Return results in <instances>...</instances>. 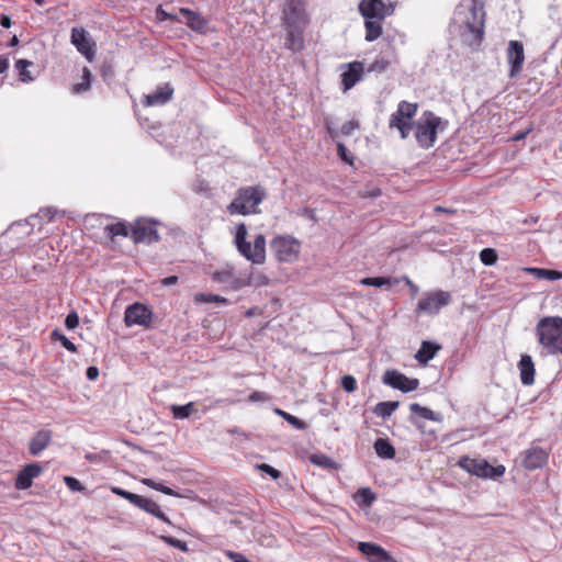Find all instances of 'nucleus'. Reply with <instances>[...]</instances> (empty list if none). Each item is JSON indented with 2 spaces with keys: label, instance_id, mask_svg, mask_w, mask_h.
<instances>
[{
  "label": "nucleus",
  "instance_id": "f257e3e1",
  "mask_svg": "<svg viewBox=\"0 0 562 562\" xmlns=\"http://www.w3.org/2000/svg\"><path fill=\"white\" fill-rule=\"evenodd\" d=\"M396 5L395 0H360L358 10L364 20L366 41L373 42L383 34L382 22L394 13Z\"/></svg>",
  "mask_w": 562,
  "mask_h": 562
},
{
  "label": "nucleus",
  "instance_id": "f03ea898",
  "mask_svg": "<svg viewBox=\"0 0 562 562\" xmlns=\"http://www.w3.org/2000/svg\"><path fill=\"white\" fill-rule=\"evenodd\" d=\"M248 231L245 223H239L235 227L234 246L240 256L252 265H263L267 259L266 237L263 234H257L252 243L247 240Z\"/></svg>",
  "mask_w": 562,
  "mask_h": 562
},
{
  "label": "nucleus",
  "instance_id": "7ed1b4c3",
  "mask_svg": "<svg viewBox=\"0 0 562 562\" xmlns=\"http://www.w3.org/2000/svg\"><path fill=\"white\" fill-rule=\"evenodd\" d=\"M538 341L549 355H562V317L546 316L536 326Z\"/></svg>",
  "mask_w": 562,
  "mask_h": 562
},
{
  "label": "nucleus",
  "instance_id": "20e7f679",
  "mask_svg": "<svg viewBox=\"0 0 562 562\" xmlns=\"http://www.w3.org/2000/svg\"><path fill=\"white\" fill-rule=\"evenodd\" d=\"M266 192L260 186L240 188L236 198L227 205L231 215L257 214L259 204L265 200Z\"/></svg>",
  "mask_w": 562,
  "mask_h": 562
},
{
  "label": "nucleus",
  "instance_id": "39448f33",
  "mask_svg": "<svg viewBox=\"0 0 562 562\" xmlns=\"http://www.w3.org/2000/svg\"><path fill=\"white\" fill-rule=\"evenodd\" d=\"M447 126L448 121L442 120L431 111H425L414 125L417 144L422 148L432 147L437 140L438 131H443Z\"/></svg>",
  "mask_w": 562,
  "mask_h": 562
},
{
  "label": "nucleus",
  "instance_id": "423d86ee",
  "mask_svg": "<svg viewBox=\"0 0 562 562\" xmlns=\"http://www.w3.org/2000/svg\"><path fill=\"white\" fill-rule=\"evenodd\" d=\"M418 111L416 102L401 101L397 104L396 111L392 113L389 120V127L396 128L400 132L402 139H406L412 130L414 128V117Z\"/></svg>",
  "mask_w": 562,
  "mask_h": 562
},
{
  "label": "nucleus",
  "instance_id": "0eeeda50",
  "mask_svg": "<svg viewBox=\"0 0 562 562\" xmlns=\"http://www.w3.org/2000/svg\"><path fill=\"white\" fill-rule=\"evenodd\" d=\"M301 241L292 235H277L270 240V249L279 262L291 263L299 259Z\"/></svg>",
  "mask_w": 562,
  "mask_h": 562
},
{
  "label": "nucleus",
  "instance_id": "6e6552de",
  "mask_svg": "<svg viewBox=\"0 0 562 562\" xmlns=\"http://www.w3.org/2000/svg\"><path fill=\"white\" fill-rule=\"evenodd\" d=\"M459 14L463 15V23L473 35L475 42L481 43L484 36L485 11L484 4L479 0H471L467 7H461Z\"/></svg>",
  "mask_w": 562,
  "mask_h": 562
},
{
  "label": "nucleus",
  "instance_id": "1a4fd4ad",
  "mask_svg": "<svg viewBox=\"0 0 562 562\" xmlns=\"http://www.w3.org/2000/svg\"><path fill=\"white\" fill-rule=\"evenodd\" d=\"M457 465L471 475H475L481 479L495 480L503 476L506 471L505 467L502 464L493 467L485 459H475L468 456L461 457L458 460Z\"/></svg>",
  "mask_w": 562,
  "mask_h": 562
},
{
  "label": "nucleus",
  "instance_id": "9d476101",
  "mask_svg": "<svg viewBox=\"0 0 562 562\" xmlns=\"http://www.w3.org/2000/svg\"><path fill=\"white\" fill-rule=\"evenodd\" d=\"M158 222L149 218H138L131 225V238L134 243L153 244L160 239Z\"/></svg>",
  "mask_w": 562,
  "mask_h": 562
},
{
  "label": "nucleus",
  "instance_id": "9b49d317",
  "mask_svg": "<svg viewBox=\"0 0 562 562\" xmlns=\"http://www.w3.org/2000/svg\"><path fill=\"white\" fill-rule=\"evenodd\" d=\"M451 300V294L447 291L429 292L418 301L416 313L437 314L443 306L449 305Z\"/></svg>",
  "mask_w": 562,
  "mask_h": 562
},
{
  "label": "nucleus",
  "instance_id": "f8f14e48",
  "mask_svg": "<svg viewBox=\"0 0 562 562\" xmlns=\"http://www.w3.org/2000/svg\"><path fill=\"white\" fill-rule=\"evenodd\" d=\"M283 26H307L310 24V16L304 8L303 0H286L283 10Z\"/></svg>",
  "mask_w": 562,
  "mask_h": 562
},
{
  "label": "nucleus",
  "instance_id": "ddd939ff",
  "mask_svg": "<svg viewBox=\"0 0 562 562\" xmlns=\"http://www.w3.org/2000/svg\"><path fill=\"white\" fill-rule=\"evenodd\" d=\"M70 42L77 48V50L87 58L88 61L91 63L94 60L95 43L83 27H72Z\"/></svg>",
  "mask_w": 562,
  "mask_h": 562
},
{
  "label": "nucleus",
  "instance_id": "4468645a",
  "mask_svg": "<svg viewBox=\"0 0 562 562\" xmlns=\"http://www.w3.org/2000/svg\"><path fill=\"white\" fill-rule=\"evenodd\" d=\"M153 318V312L143 303L128 305L124 313V323L127 327L134 325L149 327Z\"/></svg>",
  "mask_w": 562,
  "mask_h": 562
},
{
  "label": "nucleus",
  "instance_id": "2eb2a0df",
  "mask_svg": "<svg viewBox=\"0 0 562 562\" xmlns=\"http://www.w3.org/2000/svg\"><path fill=\"white\" fill-rule=\"evenodd\" d=\"M506 57L510 66L509 77L516 78L520 74L525 61V52L522 43L514 40L509 41L508 47L506 49Z\"/></svg>",
  "mask_w": 562,
  "mask_h": 562
},
{
  "label": "nucleus",
  "instance_id": "dca6fc26",
  "mask_svg": "<svg viewBox=\"0 0 562 562\" xmlns=\"http://www.w3.org/2000/svg\"><path fill=\"white\" fill-rule=\"evenodd\" d=\"M383 382L402 392L415 391L419 385V381L417 379H409L396 370H387L383 374Z\"/></svg>",
  "mask_w": 562,
  "mask_h": 562
},
{
  "label": "nucleus",
  "instance_id": "f3484780",
  "mask_svg": "<svg viewBox=\"0 0 562 562\" xmlns=\"http://www.w3.org/2000/svg\"><path fill=\"white\" fill-rule=\"evenodd\" d=\"M357 549L368 562H397L385 549L374 542H358Z\"/></svg>",
  "mask_w": 562,
  "mask_h": 562
},
{
  "label": "nucleus",
  "instance_id": "a211bd4d",
  "mask_svg": "<svg viewBox=\"0 0 562 562\" xmlns=\"http://www.w3.org/2000/svg\"><path fill=\"white\" fill-rule=\"evenodd\" d=\"M43 471L40 463H30L23 467L18 473L14 486L16 490H27L32 486L33 480L38 477Z\"/></svg>",
  "mask_w": 562,
  "mask_h": 562
},
{
  "label": "nucleus",
  "instance_id": "6ab92c4d",
  "mask_svg": "<svg viewBox=\"0 0 562 562\" xmlns=\"http://www.w3.org/2000/svg\"><path fill=\"white\" fill-rule=\"evenodd\" d=\"M364 75V66L361 61H352L347 65V70H345L341 77L342 90L346 92L353 88L357 82H359Z\"/></svg>",
  "mask_w": 562,
  "mask_h": 562
},
{
  "label": "nucleus",
  "instance_id": "aec40b11",
  "mask_svg": "<svg viewBox=\"0 0 562 562\" xmlns=\"http://www.w3.org/2000/svg\"><path fill=\"white\" fill-rule=\"evenodd\" d=\"M131 504H133L134 506L143 509L144 512L155 516L159 520L170 524L169 518L161 510L160 506L151 498H147L142 495L135 494Z\"/></svg>",
  "mask_w": 562,
  "mask_h": 562
},
{
  "label": "nucleus",
  "instance_id": "412c9836",
  "mask_svg": "<svg viewBox=\"0 0 562 562\" xmlns=\"http://www.w3.org/2000/svg\"><path fill=\"white\" fill-rule=\"evenodd\" d=\"M179 12L186 18V24L189 29L200 34L207 32L209 21L201 13L189 8H180Z\"/></svg>",
  "mask_w": 562,
  "mask_h": 562
},
{
  "label": "nucleus",
  "instance_id": "4be33fe9",
  "mask_svg": "<svg viewBox=\"0 0 562 562\" xmlns=\"http://www.w3.org/2000/svg\"><path fill=\"white\" fill-rule=\"evenodd\" d=\"M286 30L285 47L294 53L304 48V31L307 26H284Z\"/></svg>",
  "mask_w": 562,
  "mask_h": 562
},
{
  "label": "nucleus",
  "instance_id": "5701e85b",
  "mask_svg": "<svg viewBox=\"0 0 562 562\" xmlns=\"http://www.w3.org/2000/svg\"><path fill=\"white\" fill-rule=\"evenodd\" d=\"M548 460V454L541 448H531L525 452L522 465L527 470L541 468Z\"/></svg>",
  "mask_w": 562,
  "mask_h": 562
},
{
  "label": "nucleus",
  "instance_id": "b1692460",
  "mask_svg": "<svg viewBox=\"0 0 562 562\" xmlns=\"http://www.w3.org/2000/svg\"><path fill=\"white\" fill-rule=\"evenodd\" d=\"M520 381L524 385H532L535 383V363L531 356L522 355L518 362Z\"/></svg>",
  "mask_w": 562,
  "mask_h": 562
},
{
  "label": "nucleus",
  "instance_id": "393cba45",
  "mask_svg": "<svg viewBox=\"0 0 562 562\" xmlns=\"http://www.w3.org/2000/svg\"><path fill=\"white\" fill-rule=\"evenodd\" d=\"M173 95V88L166 83L164 87L158 88L154 93L145 97L144 104L146 106L161 105L171 100Z\"/></svg>",
  "mask_w": 562,
  "mask_h": 562
},
{
  "label": "nucleus",
  "instance_id": "a878e982",
  "mask_svg": "<svg viewBox=\"0 0 562 562\" xmlns=\"http://www.w3.org/2000/svg\"><path fill=\"white\" fill-rule=\"evenodd\" d=\"M52 441V431L47 429H42L35 434V436L30 441V453L32 456H38L43 450H45Z\"/></svg>",
  "mask_w": 562,
  "mask_h": 562
},
{
  "label": "nucleus",
  "instance_id": "bb28decb",
  "mask_svg": "<svg viewBox=\"0 0 562 562\" xmlns=\"http://www.w3.org/2000/svg\"><path fill=\"white\" fill-rule=\"evenodd\" d=\"M440 349V345L431 341H423L419 350L415 355V359L420 364H427Z\"/></svg>",
  "mask_w": 562,
  "mask_h": 562
},
{
  "label": "nucleus",
  "instance_id": "cd10ccee",
  "mask_svg": "<svg viewBox=\"0 0 562 562\" xmlns=\"http://www.w3.org/2000/svg\"><path fill=\"white\" fill-rule=\"evenodd\" d=\"M373 448L375 453L382 459L395 458V448L393 447L389 439L378 438L373 443Z\"/></svg>",
  "mask_w": 562,
  "mask_h": 562
},
{
  "label": "nucleus",
  "instance_id": "c85d7f7f",
  "mask_svg": "<svg viewBox=\"0 0 562 562\" xmlns=\"http://www.w3.org/2000/svg\"><path fill=\"white\" fill-rule=\"evenodd\" d=\"M526 272L532 274L535 278L539 280H549L554 281L562 279V271L546 269V268H526Z\"/></svg>",
  "mask_w": 562,
  "mask_h": 562
},
{
  "label": "nucleus",
  "instance_id": "c756f323",
  "mask_svg": "<svg viewBox=\"0 0 562 562\" xmlns=\"http://www.w3.org/2000/svg\"><path fill=\"white\" fill-rule=\"evenodd\" d=\"M409 411L413 415H417L418 417L426 419V420H432V422L441 420L440 414L435 413L432 409L422 406L418 403H412L409 405Z\"/></svg>",
  "mask_w": 562,
  "mask_h": 562
},
{
  "label": "nucleus",
  "instance_id": "7c9ffc66",
  "mask_svg": "<svg viewBox=\"0 0 562 562\" xmlns=\"http://www.w3.org/2000/svg\"><path fill=\"white\" fill-rule=\"evenodd\" d=\"M106 235L113 240L116 236L131 237V228L124 223L117 222L115 224L106 225L104 228Z\"/></svg>",
  "mask_w": 562,
  "mask_h": 562
},
{
  "label": "nucleus",
  "instance_id": "2f4dec72",
  "mask_svg": "<svg viewBox=\"0 0 562 562\" xmlns=\"http://www.w3.org/2000/svg\"><path fill=\"white\" fill-rule=\"evenodd\" d=\"M398 406V402H380L375 405L373 413L385 419L390 417Z\"/></svg>",
  "mask_w": 562,
  "mask_h": 562
},
{
  "label": "nucleus",
  "instance_id": "473e14b6",
  "mask_svg": "<svg viewBox=\"0 0 562 562\" xmlns=\"http://www.w3.org/2000/svg\"><path fill=\"white\" fill-rule=\"evenodd\" d=\"M194 303L202 304V303H217V304H227L228 300L224 296L212 294V293H195L193 297Z\"/></svg>",
  "mask_w": 562,
  "mask_h": 562
},
{
  "label": "nucleus",
  "instance_id": "72a5a7b5",
  "mask_svg": "<svg viewBox=\"0 0 562 562\" xmlns=\"http://www.w3.org/2000/svg\"><path fill=\"white\" fill-rule=\"evenodd\" d=\"M91 87V71L88 67L82 68V80L72 86L71 91L75 94L85 93L90 90Z\"/></svg>",
  "mask_w": 562,
  "mask_h": 562
},
{
  "label": "nucleus",
  "instance_id": "f704fd0d",
  "mask_svg": "<svg viewBox=\"0 0 562 562\" xmlns=\"http://www.w3.org/2000/svg\"><path fill=\"white\" fill-rule=\"evenodd\" d=\"M195 405L193 402H190L186 405H172L171 413L173 418L176 419H184L190 417V415L195 412Z\"/></svg>",
  "mask_w": 562,
  "mask_h": 562
},
{
  "label": "nucleus",
  "instance_id": "c9c22d12",
  "mask_svg": "<svg viewBox=\"0 0 562 562\" xmlns=\"http://www.w3.org/2000/svg\"><path fill=\"white\" fill-rule=\"evenodd\" d=\"M398 279L397 278H387V277H374V278H363L360 280V283L362 285H368V286H382V285H391V284H396L398 283Z\"/></svg>",
  "mask_w": 562,
  "mask_h": 562
},
{
  "label": "nucleus",
  "instance_id": "e433bc0d",
  "mask_svg": "<svg viewBox=\"0 0 562 562\" xmlns=\"http://www.w3.org/2000/svg\"><path fill=\"white\" fill-rule=\"evenodd\" d=\"M31 66H33V63L30 60H26V59L16 60L15 68L19 74V80H21L23 82H30L34 79L27 69Z\"/></svg>",
  "mask_w": 562,
  "mask_h": 562
},
{
  "label": "nucleus",
  "instance_id": "4c0bfd02",
  "mask_svg": "<svg viewBox=\"0 0 562 562\" xmlns=\"http://www.w3.org/2000/svg\"><path fill=\"white\" fill-rule=\"evenodd\" d=\"M355 501L359 505L370 506L375 501V495L369 487H362L355 494Z\"/></svg>",
  "mask_w": 562,
  "mask_h": 562
},
{
  "label": "nucleus",
  "instance_id": "58836bf2",
  "mask_svg": "<svg viewBox=\"0 0 562 562\" xmlns=\"http://www.w3.org/2000/svg\"><path fill=\"white\" fill-rule=\"evenodd\" d=\"M234 279V268L232 266H226L221 270H216L212 273V280L218 283H228Z\"/></svg>",
  "mask_w": 562,
  "mask_h": 562
},
{
  "label": "nucleus",
  "instance_id": "ea45409f",
  "mask_svg": "<svg viewBox=\"0 0 562 562\" xmlns=\"http://www.w3.org/2000/svg\"><path fill=\"white\" fill-rule=\"evenodd\" d=\"M142 483L144 485H146V486H148V487H150V488H153L155 491L161 492V493H164L166 495L178 496V494L172 488H170V487H168V486H166V485H164L161 483H158V482H156V481H154L151 479H147V477L143 479Z\"/></svg>",
  "mask_w": 562,
  "mask_h": 562
},
{
  "label": "nucleus",
  "instance_id": "a19ab883",
  "mask_svg": "<svg viewBox=\"0 0 562 562\" xmlns=\"http://www.w3.org/2000/svg\"><path fill=\"white\" fill-rule=\"evenodd\" d=\"M497 252L493 248H484L480 252V260L485 266H493L497 261Z\"/></svg>",
  "mask_w": 562,
  "mask_h": 562
},
{
  "label": "nucleus",
  "instance_id": "79ce46f5",
  "mask_svg": "<svg viewBox=\"0 0 562 562\" xmlns=\"http://www.w3.org/2000/svg\"><path fill=\"white\" fill-rule=\"evenodd\" d=\"M311 461L319 467L331 469L335 467V462L325 454H314L311 457Z\"/></svg>",
  "mask_w": 562,
  "mask_h": 562
},
{
  "label": "nucleus",
  "instance_id": "37998d69",
  "mask_svg": "<svg viewBox=\"0 0 562 562\" xmlns=\"http://www.w3.org/2000/svg\"><path fill=\"white\" fill-rule=\"evenodd\" d=\"M340 385L347 393H352L357 390V381L355 376L350 374L342 375L340 379Z\"/></svg>",
  "mask_w": 562,
  "mask_h": 562
},
{
  "label": "nucleus",
  "instance_id": "c03bdc74",
  "mask_svg": "<svg viewBox=\"0 0 562 562\" xmlns=\"http://www.w3.org/2000/svg\"><path fill=\"white\" fill-rule=\"evenodd\" d=\"M359 127H360L359 121L356 119H351L341 125L340 134L344 136H350Z\"/></svg>",
  "mask_w": 562,
  "mask_h": 562
},
{
  "label": "nucleus",
  "instance_id": "a18cd8bd",
  "mask_svg": "<svg viewBox=\"0 0 562 562\" xmlns=\"http://www.w3.org/2000/svg\"><path fill=\"white\" fill-rule=\"evenodd\" d=\"M284 420L288 422L294 428L300 430H304L307 427L305 422L291 414L285 415Z\"/></svg>",
  "mask_w": 562,
  "mask_h": 562
},
{
  "label": "nucleus",
  "instance_id": "49530a36",
  "mask_svg": "<svg viewBox=\"0 0 562 562\" xmlns=\"http://www.w3.org/2000/svg\"><path fill=\"white\" fill-rule=\"evenodd\" d=\"M257 468L260 471L269 474L274 480H278L281 476V472L279 470L274 469L273 467H271V465H269L267 463L258 464Z\"/></svg>",
  "mask_w": 562,
  "mask_h": 562
},
{
  "label": "nucleus",
  "instance_id": "de8ad7c7",
  "mask_svg": "<svg viewBox=\"0 0 562 562\" xmlns=\"http://www.w3.org/2000/svg\"><path fill=\"white\" fill-rule=\"evenodd\" d=\"M64 481L66 485L74 492H81L83 490L82 484L76 477L65 476Z\"/></svg>",
  "mask_w": 562,
  "mask_h": 562
},
{
  "label": "nucleus",
  "instance_id": "09e8293b",
  "mask_svg": "<svg viewBox=\"0 0 562 562\" xmlns=\"http://www.w3.org/2000/svg\"><path fill=\"white\" fill-rule=\"evenodd\" d=\"M79 325V316L76 312H71L66 316L65 326L68 329H75Z\"/></svg>",
  "mask_w": 562,
  "mask_h": 562
},
{
  "label": "nucleus",
  "instance_id": "8fccbe9b",
  "mask_svg": "<svg viewBox=\"0 0 562 562\" xmlns=\"http://www.w3.org/2000/svg\"><path fill=\"white\" fill-rule=\"evenodd\" d=\"M111 492L126 501H128L130 503L133 501V497H134V493H131L128 491H125L121 487H117V486H112L111 487Z\"/></svg>",
  "mask_w": 562,
  "mask_h": 562
},
{
  "label": "nucleus",
  "instance_id": "3c124183",
  "mask_svg": "<svg viewBox=\"0 0 562 562\" xmlns=\"http://www.w3.org/2000/svg\"><path fill=\"white\" fill-rule=\"evenodd\" d=\"M156 14H157V19L159 21H167V20H172V21H178L177 16L175 14H171L167 11H165L161 5H159L156 10Z\"/></svg>",
  "mask_w": 562,
  "mask_h": 562
},
{
  "label": "nucleus",
  "instance_id": "603ef678",
  "mask_svg": "<svg viewBox=\"0 0 562 562\" xmlns=\"http://www.w3.org/2000/svg\"><path fill=\"white\" fill-rule=\"evenodd\" d=\"M164 540L170 544L171 547H175L177 549H180L182 551H186L187 550V543L177 539V538H172V537H166L164 538Z\"/></svg>",
  "mask_w": 562,
  "mask_h": 562
},
{
  "label": "nucleus",
  "instance_id": "864d4df0",
  "mask_svg": "<svg viewBox=\"0 0 562 562\" xmlns=\"http://www.w3.org/2000/svg\"><path fill=\"white\" fill-rule=\"evenodd\" d=\"M269 395L265 392L255 391L249 395L250 402H267L269 401Z\"/></svg>",
  "mask_w": 562,
  "mask_h": 562
},
{
  "label": "nucleus",
  "instance_id": "5fc2aeb1",
  "mask_svg": "<svg viewBox=\"0 0 562 562\" xmlns=\"http://www.w3.org/2000/svg\"><path fill=\"white\" fill-rule=\"evenodd\" d=\"M402 280L408 286L412 297H415L419 292V288L407 276H403Z\"/></svg>",
  "mask_w": 562,
  "mask_h": 562
},
{
  "label": "nucleus",
  "instance_id": "6e6d98bb",
  "mask_svg": "<svg viewBox=\"0 0 562 562\" xmlns=\"http://www.w3.org/2000/svg\"><path fill=\"white\" fill-rule=\"evenodd\" d=\"M59 340L61 342V345L70 352H76L77 351V347L74 342H71L66 336L64 335H60L59 336Z\"/></svg>",
  "mask_w": 562,
  "mask_h": 562
},
{
  "label": "nucleus",
  "instance_id": "4d7b16f0",
  "mask_svg": "<svg viewBox=\"0 0 562 562\" xmlns=\"http://www.w3.org/2000/svg\"><path fill=\"white\" fill-rule=\"evenodd\" d=\"M337 151H338L339 157H340L342 160H345L346 162H348V164H350V165L352 164V160H351V159H349V158H348V156H347V149H346V147H345V145H344V144L339 143V144L337 145Z\"/></svg>",
  "mask_w": 562,
  "mask_h": 562
},
{
  "label": "nucleus",
  "instance_id": "13d9d810",
  "mask_svg": "<svg viewBox=\"0 0 562 562\" xmlns=\"http://www.w3.org/2000/svg\"><path fill=\"white\" fill-rule=\"evenodd\" d=\"M389 66V63L384 59H381V60H375L372 65H371V68L370 70H379V71H383L386 69V67Z\"/></svg>",
  "mask_w": 562,
  "mask_h": 562
},
{
  "label": "nucleus",
  "instance_id": "bf43d9fd",
  "mask_svg": "<svg viewBox=\"0 0 562 562\" xmlns=\"http://www.w3.org/2000/svg\"><path fill=\"white\" fill-rule=\"evenodd\" d=\"M228 283L235 290H238V289L249 284L248 282H245L243 279L236 278L235 276H234V279Z\"/></svg>",
  "mask_w": 562,
  "mask_h": 562
},
{
  "label": "nucleus",
  "instance_id": "052dcab7",
  "mask_svg": "<svg viewBox=\"0 0 562 562\" xmlns=\"http://www.w3.org/2000/svg\"><path fill=\"white\" fill-rule=\"evenodd\" d=\"M0 25L4 29H9L11 27L12 25V21H11V18L9 15H5V14H1L0 15Z\"/></svg>",
  "mask_w": 562,
  "mask_h": 562
},
{
  "label": "nucleus",
  "instance_id": "680f3d73",
  "mask_svg": "<svg viewBox=\"0 0 562 562\" xmlns=\"http://www.w3.org/2000/svg\"><path fill=\"white\" fill-rule=\"evenodd\" d=\"M177 282H178V277L177 276H169V277L164 278L161 280V284L165 285V286L173 285Z\"/></svg>",
  "mask_w": 562,
  "mask_h": 562
},
{
  "label": "nucleus",
  "instance_id": "e2e57ef3",
  "mask_svg": "<svg viewBox=\"0 0 562 562\" xmlns=\"http://www.w3.org/2000/svg\"><path fill=\"white\" fill-rule=\"evenodd\" d=\"M98 375H99V370H98V368H95V367H89V368L87 369V378H88L89 380H94V379H97V378H98Z\"/></svg>",
  "mask_w": 562,
  "mask_h": 562
},
{
  "label": "nucleus",
  "instance_id": "0e129e2a",
  "mask_svg": "<svg viewBox=\"0 0 562 562\" xmlns=\"http://www.w3.org/2000/svg\"><path fill=\"white\" fill-rule=\"evenodd\" d=\"M9 68V60L5 57H0V74H3Z\"/></svg>",
  "mask_w": 562,
  "mask_h": 562
},
{
  "label": "nucleus",
  "instance_id": "69168bd1",
  "mask_svg": "<svg viewBox=\"0 0 562 562\" xmlns=\"http://www.w3.org/2000/svg\"><path fill=\"white\" fill-rule=\"evenodd\" d=\"M434 211L436 213H447V214H454L456 211L454 210H451V209H447V207H443V206H440V205H437Z\"/></svg>",
  "mask_w": 562,
  "mask_h": 562
},
{
  "label": "nucleus",
  "instance_id": "338daca9",
  "mask_svg": "<svg viewBox=\"0 0 562 562\" xmlns=\"http://www.w3.org/2000/svg\"><path fill=\"white\" fill-rule=\"evenodd\" d=\"M529 133H530V130H528V131H526V132H524V133H520V134L516 135V136L514 137V139H515V140L524 139V138H525Z\"/></svg>",
  "mask_w": 562,
  "mask_h": 562
},
{
  "label": "nucleus",
  "instance_id": "774afa93",
  "mask_svg": "<svg viewBox=\"0 0 562 562\" xmlns=\"http://www.w3.org/2000/svg\"><path fill=\"white\" fill-rule=\"evenodd\" d=\"M18 43H19V40H18V37L14 35V36H12V38L10 40L9 45H10V46H15V45H18Z\"/></svg>",
  "mask_w": 562,
  "mask_h": 562
}]
</instances>
